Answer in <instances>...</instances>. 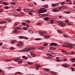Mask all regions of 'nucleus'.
Wrapping results in <instances>:
<instances>
[{
  "mask_svg": "<svg viewBox=\"0 0 75 75\" xmlns=\"http://www.w3.org/2000/svg\"><path fill=\"white\" fill-rule=\"evenodd\" d=\"M13 60L15 61H16V62H18V64H21V63H22V61L19 59L17 58L13 59Z\"/></svg>",
  "mask_w": 75,
  "mask_h": 75,
  "instance_id": "f257e3e1",
  "label": "nucleus"
},
{
  "mask_svg": "<svg viewBox=\"0 0 75 75\" xmlns=\"http://www.w3.org/2000/svg\"><path fill=\"white\" fill-rule=\"evenodd\" d=\"M48 52L49 53L47 54V55L48 57L49 56L51 57V55H54V53H53L52 54L53 52L51 51H49Z\"/></svg>",
  "mask_w": 75,
  "mask_h": 75,
  "instance_id": "f03ea898",
  "label": "nucleus"
},
{
  "mask_svg": "<svg viewBox=\"0 0 75 75\" xmlns=\"http://www.w3.org/2000/svg\"><path fill=\"white\" fill-rule=\"evenodd\" d=\"M24 44V43L21 41L19 42L17 44V46H23Z\"/></svg>",
  "mask_w": 75,
  "mask_h": 75,
  "instance_id": "7ed1b4c3",
  "label": "nucleus"
},
{
  "mask_svg": "<svg viewBox=\"0 0 75 75\" xmlns=\"http://www.w3.org/2000/svg\"><path fill=\"white\" fill-rule=\"evenodd\" d=\"M19 38L20 39H22L23 38H24V39H26L27 40H28V38L24 36H19Z\"/></svg>",
  "mask_w": 75,
  "mask_h": 75,
  "instance_id": "20e7f679",
  "label": "nucleus"
},
{
  "mask_svg": "<svg viewBox=\"0 0 75 75\" xmlns=\"http://www.w3.org/2000/svg\"><path fill=\"white\" fill-rule=\"evenodd\" d=\"M67 47H69V48H73V46L71 44H67L66 45Z\"/></svg>",
  "mask_w": 75,
  "mask_h": 75,
  "instance_id": "39448f33",
  "label": "nucleus"
},
{
  "mask_svg": "<svg viewBox=\"0 0 75 75\" xmlns=\"http://www.w3.org/2000/svg\"><path fill=\"white\" fill-rule=\"evenodd\" d=\"M52 11H53V12H58L59 11V9L54 8L52 9Z\"/></svg>",
  "mask_w": 75,
  "mask_h": 75,
  "instance_id": "423d86ee",
  "label": "nucleus"
},
{
  "mask_svg": "<svg viewBox=\"0 0 75 75\" xmlns=\"http://www.w3.org/2000/svg\"><path fill=\"white\" fill-rule=\"evenodd\" d=\"M43 10L41 11L40 12V13H44L47 11V10L45 8H43Z\"/></svg>",
  "mask_w": 75,
  "mask_h": 75,
  "instance_id": "0eeeda50",
  "label": "nucleus"
},
{
  "mask_svg": "<svg viewBox=\"0 0 75 75\" xmlns=\"http://www.w3.org/2000/svg\"><path fill=\"white\" fill-rule=\"evenodd\" d=\"M62 67H65V68H68V64H67L66 63H65L63 64L62 65Z\"/></svg>",
  "mask_w": 75,
  "mask_h": 75,
  "instance_id": "6e6552de",
  "label": "nucleus"
},
{
  "mask_svg": "<svg viewBox=\"0 0 75 75\" xmlns=\"http://www.w3.org/2000/svg\"><path fill=\"white\" fill-rule=\"evenodd\" d=\"M50 45H55V46H57L58 44L55 43H51L50 44Z\"/></svg>",
  "mask_w": 75,
  "mask_h": 75,
  "instance_id": "1a4fd4ad",
  "label": "nucleus"
},
{
  "mask_svg": "<svg viewBox=\"0 0 75 75\" xmlns=\"http://www.w3.org/2000/svg\"><path fill=\"white\" fill-rule=\"evenodd\" d=\"M30 54L32 55V57H35L36 56V55H35V54H34L33 53V51H32L30 53Z\"/></svg>",
  "mask_w": 75,
  "mask_h": 75,
  "instance_id": "9d476101",
  "label": "nucleus"
},
{
  "mask_svg": "<svg viewBox=\"0 0 75 75\" xmlns=\"http://www.w3.org/2000/svg\"><path fill=\"white\" fill-rule=\"evenodd\" d=\"M62 52H64L65 54H69V52H67L65 50H62Z\"/></svg>",
  "mask_w": 75,
  "mask_h": 75,
  "instance_id": "9b49d317",
  "label": "nucleus"
},
{
  "mask_svg": "<svg viewBox=\"0 0 75 75\" xmlns=\"http://www.w3.org/2000/svg\"><path fill=\"white\" fill-rule=\"evenodd\" d=\"M21 7H19V8H18V9H16V10L18 11H20L21 10Z\"/></svg>",
  "mask_w": 75,
  "mask_h": 75,
  "instance_id": "f8f14e48",
  "label": "nucleus"
},
{
  "mask_svg": "<svg viewBox=\"0 0 75 75\" xmlns=\"http://www.w3.org/2000/svg\"><path fill=\"white\" fill-rule=\"evenodd\" d=\"M50 50H56V48L55 47H50Z\"/></svg>",
  "mask_w": 75,
  "mask_h": 75,
  "instance_id": "ddd939ff",
  "label": "nucleus"
},
{
  "mask_svg": "<svg viewBox=\"0 0 75 75\" xmlns=\"http://www.w3.org/2000/svg\"><path fill=\"white\" fill-rule=\"evenodd\" d=\"M59 25L61 27H64L65 26V24L62 23V24H59Z\"/></svg>",
  "mask_w": 75,
  "mask_h": 75,
  "instance_id": "4468645a",
  "label": "nucleus"
},
{
  "mask_svg": "<svg viewBox=\"0 0 75 75\" xmlns=\"http://www.w3.org/2000/svg\"><path fill=\"white\" fill-rule=\"evenodd\" d=\"M35 66L36 67H37V68H39V67L40 68H41V67L40 65V64H37Z\"/></svg>",
  "mask_w": 75,
  "mask_h": 75,
  "instance_id": "2eb2a0df",
  "label": "nucleus"
},
{
  "mask_svg": "<svg viewBox=\"0 0 75 75\" xmlns=\"http://www.w3.org/2000/svg\"><path fill=\"white\" fill-rule=\"evenodd\" d=\"M44 37L45 38H46V39H47V38H50V37L48 35H46Z\"/></svg>",
  "mask_w": 75,
  "mask_h": 75,
  "instance_id": "dca6fc26",
  "label": "nucleus"
},
{
  "mask_svg": "<svg viewBox=\"0 0 75 75\" xmlns=\"http://www.w3.org/2000/svg\"><path fill=\"white\" fill-rule=\"evenodd\" d=\"M23 51H24V52H26L27 51H28V48H24L23 49Z\"/></svg>",
  "mask_w": 75,
  "mask_h": 75,
  "instance_id": "f3484780",
  "label": "nucleus"
},
{
  "mask_svg": "<svg viewBox=\"0 0 75 75\" xmlns=\"http://www.w3.org/2000/svg\"><path fill=\"white\" fill-rule=\"evenodd\" d=\"M70 59L71 60V61H72V63L74 62H75V58H71Z\"/></svg>",
  "mask_w": 75,
  "mask_h": 75,
  "instance_id": "a211bd4d",
  "label": "nucleus"
},
{
  "mask_svg": "<svg viewBox=\"0 0 75 75\" xmlns=\"http://www.w3.org/2000/svg\"><path fill=\"white\" fill-rule=\"evenodd\" d=\"M47 7H48V5H45L44 6V8H47Z\"/></svg>",
  "mask_w": 75,
  "mask_h": 75,
  "instance_id": "6ab92c4d",
  "label": "nucleus"
},
{
  "mask_svg": "<svg viewBox=\"0 0 75 75\" xmlns=\"http://www.w3.org/2000/svg\"><path fill=\"white\" fill-rule=\"evenodd\" d=\"M44 19L46 21H48L49 20V18L48 17H45L44 18Z\"/></svg>",
  "mask_w": 75,
  "mask_h": 75,
  "instance_id": "aec40b11",
  "label": "nucleus"
},
{
  "mask_svg": "<svg viewBox=\"0 0 75 75\" xmlns=\"http://www.w3.org/2000/svg\"><path fill=\"white\" fill-rule=\"evenodd\" d=\"M6 23V21H4L1 22H0V24H5Z\"/></svg>",
  "mask_w": 75,
  "mask_h": 75,
  "instance_id": "412c9836",
  "label": "nucleus"
},
{
  "mask_svg": "<svg viewBox=\"0 0 75 75\" xmlns=\"http://www.w3.org/2000/svg\"><path fill=\"white\" fill-rule=\"evenodd\" d=\"M28 51H29L30 50H34V48H31V47H29V48H28Z\"/></svg>",
  "mask_w": 75,
  "mask_h": 75,
  "instance_id": "4be33fe9",
  "label": "nucleus"
},
{
  "mask_svg": "<svg viewBox=\"0 0 75 75\" xmlns=\"http://www.w3.org/2000/svg\"><path fill=\"white\" fill-rule=\"evenodd\" d=\"M58 22L59 23L58 24H61L62 23V22L61 21H58Z\"/></svg>",
  "mask_w": 75,
  "mask_h": 75,
  "instance_id": "5701e85b",
  "label": "nucleus"
},
{
  "mask_svg": "<svg viewBox=\"0 0 75 75\" xmlns=\"http://www.w3.org/2000/svg\"><path fill=\"white\" fill-rule=\"evenodd\" d=\"M57 5H58V4H53L52 5V7H55V6H57Z\"/></svg>",
  "mask_w": 75,
  "mask_h": 75,
  "instance_id": "b1692460",
  "label": "nucleus"
},
{
  "mask_svg": "<svg viewBox=\"0 0 75 75\" xmlns=\"http://www.w3.org/2000/svg\"><path fill=\"white\" fill-rule=\"evenodd\" d=\"M17 74H20L21 75V73L20 72H16V73H15V75H17Z\"/></svg>",
  "mask_w": 75,
  "mask_h": 75,
  "instance_id": "393cba45",
  "label": "nucleus"
},
{
  "mask_svg": "<svg viewBox=\"0 0 75 75\" xmlns=\"http://www.w3.org/2000/svg\"><path fill=\"white\" fill-rule=\"evenodd\" d=\"M21 24L22 25H24V26H25L26 25V24L24 22L22 23H21Z\"/></svg>",
  "mask_w": 75,
  "mask_h": 75,
  "instance_id": "a878e982",
  "label": "nucleus"
},
{
  "mask_svg": "<svg viewBox=\"0 0 75 75\" xmlns=\"http://www.w3.org/2000/svg\"><path fill=\"white\" fill-rule=\"evenodd\" d=\"M64 13H66V14H69V13H71V12L70 11H65V12H64Z\"/></svg>",
  "mask_w": 75,
  "mask_h": 75,
  "instance_id": "bb28decb",
  "label": "nucleus"
},
{
  "mask_svg": "<svg viewBox=\"0 0 75 75\" xmlns=\"http://www.w3.org/2000/svg\"><path fill=\"white\" fill-rule=\"evenodd\" d=\"M51 73H52V74H55V75H56V74H57V72H56L54 71H51Z\"/></svg>",
  "mask_w": 75,
  "mask_h": 75,
  "instance_id": "cd10ccee",
  "label": "nucleus"
},
{
  "mask_svg": "<svg viewBox=\"0 0 75 75\" xmlns=\"http://www.w3.org/2000/svg\"><path fill=\"white\" fill-rule=\"evenodd\" d=\"M45 71H50V69H45Z\"/></svg>",
  "mask_w": 75,
  "mask_h": 75,
  "instance_id": "c85d7f7f",
  "label": "nucleus"
},
{
  "mask_svg": "<svg viewBox=\"0 0 75 75\" xmlns=\"http://www.w3.org/2000/svg\"><path fill=\"white\" fill-rule=\"evenodd\" d=\"M2 3L5 5H8V4H7V2H3Z\"/></svg>",
  "mask_w": 75,
  "mask_h": 75,
  "instance_id": "c756f323",
  "label": "nucleus"
},
{
  "mask_svg": "<svg viewBox=\"0 0 75 75\" xmlns=\"http://www.w3.org/2000/svg\"><path fill=\"white\" fill-rule=\"evenodd\" d=\"M30 10L31 9H28L27 8H25L24 9V11H27V10Z\"/></svg>",
  "mask_w": 75,
  "mask_h": 75,
  "instance_id": "7c9ffc66",
  "label": "nucleus"
},
{
  "mask_svg": "<svg viewBox=\"0 0 75 75\" xmlns=\"http://www.w3.org/2000/svg\"><path fill=\"white\" fill-rule=\"evenodd\" d=\"M41 25V23L40 22H38L37 23V25Z\"/></svg>",
  "mask_w": 75,
  "mask_h": 75,
  "instance_id": "2f4dec72",
  "label": "nucleus"
},
{
  "mask_svg": "<svg viewBox=\"0 0 75 75\" xmlns=\"http://www.w3.org/2000/svg\"><path fill=\"white\" fill-rule=\"evenodd\" d=\"M23 58H25V59H27V57H25V56H23L22 57Z\"/></svg>",
  "mask_w": 75,
  "mask_h": 75,
  "instance_id": "473e14b6",
  "label": "nucleus"
},
{
  "mask_svg": "<svg viewBox=\"0 0 75 75\" xmlns=\"http://www.w3.org/2000/svg\"><path fill=\"white\" fill-rule=\"evenodd\" d=\"M40 15H41V16H47V14H40Z\"/></svg>",
  "mask_w": 75,
  "mask_h": 75,
  "instance_id": "72a5a7b5",
  "label": "nucleus"
},
{
  "mask_svg": "<svg viewBox=\"0 0 75 75\" xmlns=\"http://www.w3.org/2000/svg\"><path fill=\"white\" fill-rule=\"evenodd\" d=\"M65 7H66V6H65L64 5L62 6V8L64 9V8H65Z\"/></svg>",
  "mask_w": 75,
  "mask_h": 75,
  "instance_id": "f704fd0d",
  "label": "nucleus"
},
{
  "mask_svg": "<svg viewBox=\"0 0 75 75\" xmlns=\"http://www.w3.org/2000/svg\"><path fill=\"white\" fill-rule=\"evenodd\" d=\"M28 31L29 33H33V31L31 30H29Z\"/></svg>",
  "mask_w": 75,
  "mask_h": 75,
  "instance_id": "c9c22d12",
  "label": "nucleus"
},
{
  "mask_svg": "<svg viewBox=\"0 0 75 75\" xmlns=\"http://www.w3.org/2000/svg\"><path fill=\"white\" fill-rule=\"evenodd\" d=\"M20 29H21V28L19 27H17L16 28V30H20Z\"/></svg>",
  "mask_w": 75,
  "mask_h": 75,
  "instance_id": "e433bc0d",
  "label": "nucleus"
},
{
  "mask_svg": "<svg viewBox=\"0 0 75 75\" xmlns=\"http://www.w3.org/2000/svg\"><path fill=\"white\" fill-rule=\"evenodd\" d=\"M45 33V32H42L41 33H40V35H44V34Z\"/></svg>",
  "mask_w": 75,
  "mask_h": 75,
  "instance_id": "4c0bfd02",
  "label": "nucleus"
},
{
  "mask_svg": "<svg viewBox=\"0 0 75 75\" xmlns=\"http://www.w3.org/2000/svg\"><path fill=\"white\" fill-rule=\"evenodd\" d=\"M4 10V9H0V13H1V12L3 11Z\"/></svg>",
  "mask_w": 75,
  "mask_h": 75,
  "instance_id": "58836bf2",
  "label": "nucleus"
},
{
  "mask_svg": "<svg viewBox=\"0 0 75 75\" xmlns=\"http://www.w3.org/2000/svg\"><path fill=\"white\" fill-rule=\"evenodd\" d=\"M65 4V2L64 1L62 2V3L61 4V5H64Z\"/></svg>",
  "mask_w": 75,
  "mask_h": 75,
  "instance_id": "ea45409f",
  "label": "nucleus"
},
{
  "mask_svg": "<svg viewBox=\"0 0 75 75\" xmlns=\"http://www.w3.org/2000/svg\"><path fill=\"white\" fill-rule=\"evenodd\" d=\"M56 61L57 62H60L61 61V59H57Z\"/></svg>",
  "mask_w": 75,
  "mask_h": 75,
  "instance_id": "a19ab883",
  "label": "nucleus"
},
{
  "mask_svg": "<svg viewBox=\"0 0 75 75\" xmlns=\"http://www.w3.org/2000/svg\"><path fill=\"white\" fill-rule=\"evenodd\" d=\"M16 23H17V22H15L14 24V26H17V25H18V24H16Z\"/></svg>",
  "mask_w": 75,
  "mask_h": 75,
  "instance_id": "79ce46f5",
  "label": "nucleus"
},
{
  "mask_svg": "<svg viewBox=\"0 0 75 75\" xmlns=\"http://www.w3.org/2000/svg\"><path fill=\"white\" fill-rule=\"evenodd\" d=\"M41 40V38H35V40Z\"/></svg>",
  "mask_w": 75,
  "mask_h": 75,
  "instance_id": "37998d69",
  "label": "nucleus"
},
{
  "mask_svg": "<svg viewBox=\"0 0 75 75\" xmlns=\"http://www.w3.org/2000/svg\"><path fill=\"white\" fill-rule=\"evenodd\" d=\"M5 8L6 9H8L9 8V7L8 6H5Z\"/></svg>",
  "mask_w": 75,
  "mask_h": 75,
  "instance_id": "c03bdc74",
  "label": "nucleus"
},
{
  "mask_svg": "<svg viewBox=\"0 0 75 75\" xmlns=\"http://www.w3.org/2000/svg\"><path fill=\"white\" fill-rule=\"evenodd\" d=\"M23 29L24 30H27V28L25 27H23Z\"/></svg>",
  "mask_w": 75,
  "mask_h": 75,
  "instance_id": "a18cd8bd",
  "label": "nucleus"
},
{
  "mask_svg": "<svg viewBox=\"0 0 75 75\" xmlns=\"http://www.w3.org/2000/svg\"><path fill=\"white\" fill-rule=\"evenodd\" d=\"M50 23H51V24H53V23H54V21L53 20H52L50 21Z\"/></svg>",
  "mask_w": 75,
  "mask_h": 75,
  "instance_id": "49530a36",
  "label": "nucleus"
},
{
  "mask_svg": "<svg viewBox=\"0 0 75 75\" xmlns=\"http://www.w3.org/2000/svg\"><path fill=\"white\" fill-rule=\"evenodd\" d=\"M70 54H71V55H73V54H75V52H71Z\"/></svg>",
  "mask_w": 75,
  "mask_h": 75,
  "instance_id": "de8ad7c7",
  "label": "nucleus"
},
{
  "mask_svg": "<svg viewBox=\"0 0 75 75\" xmlns=\"http://www.w3.org/2000/svg\"><path fill=\"white\" fill-rule=\"evenodd\" d=\"M11 4H14V5H15L16 4V3L14 2H11Z\"/></svg>",
  "mask_w": 75,
  "mask_h": 75,
  "instance_id": "09e8293b",
  "label": "nucleus"
},
{
  "mask_svg": "<svg viewBox=\"0 0 75 75\" xmlns=\"http://www.w3.org/2000/svg\"><path fill=\"white\" fill-rule=\"evenodd\" d=\"M72 71H74V69L73 67L71 68Z\"/></svg>",
  "mask_w": 75,
  "mask_h": 75,
  "instance_id": "8fccbe9b",
  "label": "nucleus"
},
{
  "mask_svg": "<svg viewBox=\"0 0 75 75\" xmlns=\"http://www.w3.org/2000/svg\"><path fill=\"white\" fill-rule=\"evenodd\" d=\"M64 61H67L68 59L66 58H65L63 59Z\"/></svg>",
  "mask_w": 75,
  "mask_h": 75,
  "instance_id": "3c124183",
  "label": "nucleus"
},
{
  "mask_svg": "<svg viewBox=\"0 0 75 75\" xmlns=\"http://www.w3.org/2000/svg\"><path fill=\"white\" fill-rule=\"evenodd\" d=\"M58 33H59L60 34H61L62 33L61 32V31H60V30H58Z\"/></svg>",
  "mask_w": 75,
  "mask_h": 75,
  "instance_id": "603ef678",
  "label": "nucleus"
},
{
  "mask_svg": "<svg viewBox=\"0 0 75 75\" xmlns=\"http://www.w3.org/2000/svg\"><path fill=\"white\" fill-rule=\"evenodd\" d=\"M44 48H45V47H40V49H44Z\"/></svg>",
  "mask_w": 75,
  "mask_h": 75,
  "instance_id": "864d4df0",
  "label": "nucleus"
},
{
  "mask_svg": "<svg viewBox=\"0 0 75 75\" xmlns=\"http://www.w3.org/2000/svg\"><path fill=\"white\" fill-rule=\"evenodd\" d=\"M63 36L64 37H67V35L65 34L63 35Z\"/></svg>",
  "mask_w": 75,
  "mask_h": 75,
  "instance_id": "5fc2aeb1",
  "label": "nucleus"
},
{
  "mask_svg": "<svg viewBox=\"0 0 75 75\" xmlns=\"http://www.w3.org/2000/svg\"><path fill=\"white\" fill-rule=\"evenodd\" d=\"M29 14H30V15H33V13H32V12H29Z\"/></svg>",
  "mask_w": 75,
  "mask_h": 75,
  "instance_id": "6e6d98bb",
  "label": "nucleus"
},
{
  "mask_svg": "<svg viewBox=\"0 0 75 75\" xmlns=\"http://www.w3.org/2000/svg\"><path fill=\"white\" fill-rule=\"evenodd\" d=\"M47 43H45L43 45V46H47Z\"/></svg>",
  "mask_w": 75,
  "mask_h": 75,
  "instance_id": "4d7b16f0",
  "label": "nucleus"
},
{
  "mask_svg": "<svg viewBox=\"0 0 75 75\" xmlns=\"http://www.w3.org/2000/svg\"><path fill=\"white\" fill-rule=\"evenodd\" d=\"M66 1L67 2H71V1L70 0H66Z\"/></svg>",
  "mask_w": 75,
  "mask_h": 75,
  "instance_id": "13d9d810",
  "label": "nucleus"
},
{
  "mask_svg": "<svg viewBox=\"0 0 75 75\" xmlns=\"http://www.w3.org/2000/svg\"><path fill=\"white\" fill-rule=\"evenodd\" d=\"M7 20L9 22H11V21L10 20V19H7Z\"/></svg>",
  "mask_w": 75,
  "mask_h": 75,
  "instance_id": "bf43d9fd",
  "label": "nucleus"
},
{
  "mask_svg": "<svg viewBox=\"0 0 75 75\" xmlns=\"http://www.w3.org/2000/svg\"><path fill=\"white\" fill-rule=\"evenodd\" d=\"M28 64H32V63L30 62H28Z\"/></svg>",
  "mask_w": 75,
  "mask_h": 75,
  "instance_id": "052dcab7",
  "label": "nucleus"
},
{
  "mask_svg": "<svg viewBox=\"0 0 75 75\" xmlns=\"http://www.w3.org/2000/svg\"><path fill=\"white\" fill-rule=\"evenodd\" d=\"M67 25H71V24H70V23H68L67 24Z\"/></svg>",
  "mask_w": 75,
  "mask_h": 75,
  "instance_id": "680f3d73",
  "label": "nucleus"
},
{
  "mask_svg": "<svg viewBox=\"0 0 75 75\" xmlns=\"http://www.w3.org/2000/svg\"><path fill=\"white\" fill-rule=\"evenodd\" d=\"M19 16L18 15H16L14 16V17H18Z\"/></svg>",
  "mask_w": 75,
  "mask_h": 75,
  "instance_id": "e2e57ef3",
  "label": "nucleus"
},
{
  "mask_svg": "<svg viewBox=\"0 0 75 75\" xmlns=\"http://www.w3.org/2000/svg\"><path fill=\"white\" fill-rule=\"evenodd\" d=\"M10 50H13L14 47H10Z\"/></svg>",
  "mask_w": 75,
  "mask_h": 75,
  "instance_id": "0e129e2a",
  "label": "nucleus"
},
{
  "mask_svg": "<svg viewBox=\"0 0 75 75\" xmlns=\"http://www.w3.org/2000/svg\"><path fill=\"white\" fill-rule=\"evenodd\" d=\"M26 23H27V22H28V23H30V20H27L26 21Z\"/></svg>",
  "mask_w": 75,
  "mask_h": 75,
  "instance_id": "69168bd1",
  "label": "nucleus"
},
{
  "mask_svg": "<svg viewBox=\"0 0 75 75\" xmlns=\"http://www.w3.org/2000/svg\"><path fill=\"white\" fill-rule=\"evenodd\" d=\"M69 4H72V2H69Z\"/></svg>",
  "mask_w": 75,
  "mask_h": 75,
  "instance_id": "338daca9",
  "label": "nucleus"
},
{
  "mask_svg": "<svg viewBox=\"0 0 75 75\" xmlns=\"http://www.w3.org/2000/svg\"><path fill=\"white\" fill-rule=\"evenodd\" d=\"M17 30H14L13 31V33H17Z\"/></svg>",
  "mask_w": 75,
  "mask_h": 75,
  "instance_id": "774afa93",
  "label": "nucleus"
}]
</instances>
